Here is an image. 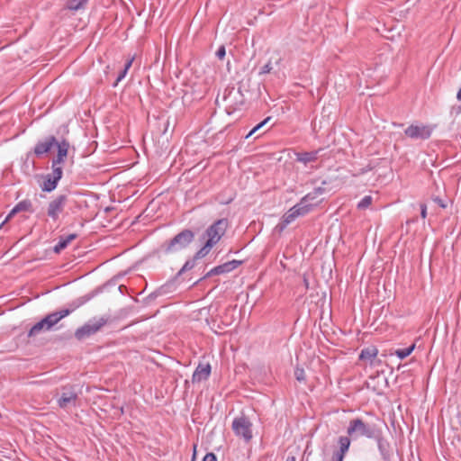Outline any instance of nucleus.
I'll use <instances>...</instances> for the list:
<instances>
[{"label":"nucleus","mask_w":461,"mask_h":461,"mask_svg":"<svg viewBox=\"0 0 461 461\" xmlns=\"http://www.w3.org/2000/svg\"><path fill=\"white\" fill-rule=\"evenodd\" d=\"M110 321L111 317L109 315L93 317L76 330L75 338L78 340H84L99 332Z\"/></svg>","instance_id":"obj_2"},{"label":"nucleus","mask_w":461,"mask_h":461,"mask_svg":"<svg viewBox=\"0 0 461 461\" xmlns=\"http://www.w3.org/2000/svg\"><path fill=\"white\" fill-rule=\"evenodd\" d=\"M350 438L347 436H340L339 438L338 443H339V449L334 451V453L345 456L347 452L349 449L350 447Z\"/></svg>","instance_id":"obj_20"},{"label":"nucleus","mask_w":461,"mask_h":461,"mask_svg":"<svg viewBox=\"0 0 461 461\" xmlns=\"http://www.w3.org/2000/svg\"><path fill=\"white\" fill-rule=\"evenodd\" d=\"M202 461H217V457L214 453L210 452L203 456Z\"/></svg>","instance_id":"obj_35"},{"label":"nucleus","mask_w":461,"mask_h":461,"mask_svg":"<svg viewBox=\"0 0 461 461\" xmlns=\"http://www.w3.org/2000/svg\"><path fill=\"white\" fill-rule=\"evenodd\" d=\"M212 247L211 243L205 241L204 245L194 254V258L198 260L204 258L208 255Z\"/></svg>","instance_id":"obj_25"},{"label":"nucleus","mask_w":461,"mask_h":461,"mask_svg":"<svg viewBox=\"0 0 461 461\" xmlns=\"http://www.w3.org/2000/svg\"><path fill=\"white\" fill-rule=\"evenodd\" d=\"M436 201L438 202V205L442 208H445L446 207V204L440 200V199H436Z\"/></svg>","instance_id":"obj_41"},{"label":"nucleus","mask_w":461,"mask_h":461,"mask_svg":"<svg viewBox=\"0 0 461 461\" xmlns=\"http://www.w3.org/2000/svg\"><path fill=\"white\" fill-rule=\"evenodd\" d=\"M378 350L375 347L366 348L362 349L359 358L363 360H372L377 356Z\"/></svg>","instance_id":"obj_23"},{"label":"nucleus","mask_w":461,"mask_h":461,"mask_svg":"<svg viewBox=\"0 0 461 461\" xmlns=\"http://www.w3.org/2000/svg\"><path fill=\"white\" fill-rule=\"evenodd\" d=\"M161 296L160 294H158V289H156L154 292L150 293L148 296H147V300L149 301H153L155 300L156 298Z\"/></svg>","instance_id":"obj_37"},{"label":"nucleus","mask_w":461,"mask_h":461,"mask_svg":"<svg viewBox=\"0 0 461 461\" xmlns=\"http://www.w3.org/2000/svg\"><path fill=\"white\" fill-rule=\"evenodd\" d=\"M211 374V366L210 364H202L200 363L195 368L192 381L193 383H199L203 380H206Z\"/></svg>","instance_id":"obj_17"},{"label":"nucleus","mask_w":461,"mask_h":461,"mask_svg":"<svg viewBox=\"0 0 461 461\" xmlns=\"http://www.w3.org/2000/svg\"><path fill=\"white\" fill-rule=\"evenodd\" d=\"M89 0H68L66 7L71 11L84 9Z\"/></svg>","instance_id":"obj_22"},{"label":"nucleus","mask_w":461,"mask_h":461,"mask_svg":"<svg viewBox=\"0 0 461 461\" xmlns=\"http://www.w3.org/2000/svg\"><path fill=\"white\" fill-rule=\"evenodd\" d=\"M92 298L91 295L86 294L84 296L78 297L69 303V308L60 310L59 312H54L51 313L47 314L43 319L47 322V326L50 327L51 330L59 321H61L63 318L68 316L71 312H73L75 310L79 308L80 306L84 305L86 303H87Z\"/></svg>","instance_id":"obj_3"},{"label":"nucleus","mask_w":461,"mask_h":461,"mask_svg":"<svg viewBox=\"0 0 461 461\" xmlns=\"http://www.w3.org/2000/svg\"><path fill=\"white\" fill-rule=\"evenodd\" d=\"M196 260L193 258L185 261L182 268L178 271L176 277L180 276L183 273L193 269L195 266Z\"/></svg>","instance_id":"obj_27"},{"label":"nucleus","mask_w":461,"mask_h":461,"mask_svg":"<svg viewBox=\"0 0 461 461\" xmlns=\"http://www.w3.org/2000/svg\"><path fill=\"white\" fill-rule=\"evenodd\" d=\"M319 150L310 151V152H298L295 154L296 160L303 163L304 165L314 162L318 158Z\"/></svg>","instance_id":"obj_18"},{"label":"nucleus","mask_w":461,"mask_h":461,"mask_svg":"<svg viewBox=\"0 0 461 461\" xmlns=\"http://www.w3.org/2000/svg\"><path fill=\"white\" fill-rule=\"evenodd\" d=\"M414 221H415V220L412 219V220L407 221V223H411V222H414Z\"/></svg>","instance_id":"obj_45"},{"label":"nucleus","mask_w":461,"mask_h":461,"mask_svg":"<svg viewBox=\"0 0 461 461\" xmlns=\"http://www.w3.org/2000/svg\"><path fill=\"white\" fill-rule=\"evenodd\" d=\"M311 194L305 195L298 203L293 206L283 217V222L280 226V229H285L288 224L293 222L297 217L303 216L307 214L311 210L312 205L308 203L310 199H312Z\"/></svg>","instance_id":"obj_5"},{"label":"nucleus","mask_w":461,"mask_h":461,"mask_svg":"<svg viewBox=\"0 0 461 461\" xmlns=\"http://www.w3.org/2000/svg\"><path fill=\"white\" fill-rule=\"evenodd\" d=\"M273 69L272 64L270 61H268L267 64H265L261 69L260 74H267L270 73V71Z\"/></svg>","instance_id":"obj_33"},{"label":"nucleus","mask_w":461,"mask_h":461,"mask_svg":"<svg viewBox=\"0 0 461 461\" xmlns=\"http://www.w3.org/2000/svg\"><path fill=\"white\" fill-rule=\"evenodd\" d=\"M294 375L296 380H298L299 382H303L305 380V372L303 368L297 367L294 371Z\"/></svg>","instance_id":"obj_32"},{"label":"nucleus","mask_w":461,"mask_h":461,"mask_svg":"<svg viewBox=\"0 0 461 461\" xmlns=\"http://www.w3.org/2000/svg\"><path fill=\"white\" fill-rule=\"evenodd\" d=\"M223 99L228 103L229 108H233V110L237 109L238 104H243V95L240 89L236 90L234 87L225 89ZM228 113H230L229 110Z\"/></svg>","instance_id":"obj_13"},{"label":"nucleus","mask_w":461,"mask_h":461,"mask_svg":"<svg viewBox=\"0 0 461 461\" xmlns=\"http://www.w3.org/2000/svg\"><path fill=\"white\" fill-rule=\"evenodd\" d=\"M345 456H340V455H338L336 453L333 452V455H332V461H343Z\"/></svg>","instance_id":"obj_40"},{"label":"nucleus","mask_w":461,"mask_h":461,"mask_svg":"<svg viewBox=\"0 0 461 461\" xmlns=\"http://www.w3.org/2000/svg\"><path fill=\"white\" fill-rule=\"evenodd\" d=\"M3 225H4V224H2V223H1V225H0V229L2 228V226H3Z\"/></svg>","instance_id":"obj_47"},{"label":"nucleus","mask_w":461,"mask_h":461,"mask_svg":"<svg viewBox=\"0 0 461 461\" xmlns=\"http://www.w3.org/2000/svg\"><path fill=\"white\" fill-rule=\"evenodd\" d=\"M380 429L375 424L366 423L358 418L351 420L347 429L348 435L352 438L366 437L373 438L376 437Z\"/></svg>","instance_id":"obj_4"},{"label":"nucleus","mask_w":461,"mask_h":461,"mask_svg":"<svg viewBox=\"0 0 461 461\" xmlns=\"http://www.w3.org/2000/svg\"><path fill=\"white\" fill-rule=\"evenodd\" d=\"M373 198L370 195H366L357 203L359 210L366 209L372 203Z\"/></svg>","instance_id":"obj_29"},{"label":"nucleus","mask_w":461,"mask_h":461,"mask_svg":"<svg viewBox=\"0 0 461 461\" xmlns=\"http://www.w3.org/2000/svg\"><path fill=\"white\" fill-rule=\"evenodd\" d=\"M228 226L229 221L226 218L214 221L206 229L203 234V237L207 238L206 242L211 243L212 246L216 245L225 234Z\"/></svg>","instance_id":"obj_6"},{"label":"nucleus","mask_w":461,"mask_h":461,"mask_svg":"<svg viewBox=\"0 0 461 461\" xmlns=\"http://www.w3.org/2000/svg\"><path fill=\"white\" fill-rule=\"evenodd\" d=\"M176 290V279H171L158 288V294L161 296L171 294Z\"/></svg>","instance_id":"obj_21"},{"label":"nucleus","mask_w":461,"mask_h":461,"mask_svg":"<svg viewBox=\"0 0 461 461\" xmlns=\"http://www.w3.org/2000/svg\"><path fill=\"white\" fill-rule=\"evenodd\" d=\"M241 261L240 260H236V259H233V260H230V261H228L224 264H221V265H219L213 268H212L206 275L203 278H207V277H210L212 276H216V275H221V274H225V273H229L232 270H234L235 268H237L240 265H241Z\"/></svg>","instance_id":"obj_15"},{"label":"nucleus","mask_w":461,"mask_h":461,"mask_svg":"<svg viewBox=\"0 0 461 461\" xmlns=\"http://www.w3.org/2000/svg\"><path fill=\"white\" fill-rule=\"evenodd\" d=\"M271 120V117H267L265 120H263L261 122L258 123L256 126H254L251 131L250 134L256 133L258 130H260L264 125H266L269 121Z\"/></svg>","instance_id":"obj_31"},{"label":"nucleus","mask_w":461,"mask_h":461,"mask_svg":"<svg viewBox=\"0 0 461 461\" xmlns=\"http://www.w3.org/2000/svg\"><path fill=\"white\" fill-rule=\"evenodd\" d=\"M195 234L189 229H184L169 240L165 241L158 249V254L167 256L185 249L194 240Z\"/></svg>","instance_id":"obj_1"},{"label":"nucleus","mask_w":461,"mask_h":461,"mask_svg":"<svg viewBox=\"0 0 461 461\" xmlns=\"http://www.w3.org/2000/svg\"><path fill=\"white\" fill-rule=\"evenodd\" d=\"M17 209L20 210V212H32V202L30 200H23L19 202L17 204Z\"/></svg>","instance_id":"obj_28"},{"label":"nucleus","mask_w":461,"mask_h":461,"mask_svg":"<svg viewBox=\"0 0 461 461\" xmlns=\"http://www.w3.org/2000/svg\"><path fill=\"white\" fill-rule=\"evenodd\" d=\"M17 212H20V210L17 209V206L15 205L12 210L11 212H9V214L6 216L5 220L2 222V224H5L7 221H9L14 214H16Z\"/></svg>","instance_id":"obj_34"},{"label":"nucleus","mask_w":461,"mask_h":461,"mask_svg":"<svg viewBox=\"0 0 461 461\" xmlns=\"http://www.w3.org/2000/svg\"><path fill=\"white\" fill-rule=\"evenodd\" d=\"M51 330L50 327L47 326V322L44 319L41 320L37 323H35L29 330L28 337L32 338L38 334H40L42 331H49Z\"/></svg>","instance_id":"obj_19"},{"label":"nucleus","mask_w":461,"mask_h":461,"mask_svg":"<svg viewBox=\"0 0 461 461\" xmlns=\"http://www.w3.org/2000/svg\"><path fill=\"white\" fill-rule=\"evenodd\" d=\"M377 443V447L383 461H391V452L389 442L382 437L381 430L376 434L375 438H373Z\"/></svg>","instance_id":"obj_16"},{"label":"nucleus","mask_w":461,"mask_h":461,"mask_svg":"<svg viewBox=\"0 0 461 461\" xmlns=\"http://www.w3.org/2000/svg\"><path fill=\"white\" fill-rule=\"evenodd\" d=\"M68 243L66 242V240L63 239V237H60L59 242L54 246L53 248V251L55 253H59L61 252L64 249H66L68 247Z\"/></svg>","instance_id":"obj_30"},{"label":"nucleus","mask_w":461,"mask_h":461,"mask_svg":"<svg viewBox=\"0 0 461 461\" xmlns=\"http://www.w3.org/2000/svg\"><path fill=\"white\" fill-rule=\"evenodd\" d=\"M456 98H457V100L461 101V88L457 92Z\"/></svg>","instance_id":"obj_42"},{"label":"nucleus","mask_w":461,"mask_h":461,"mask_svg":"<svg viewBox=\"0 0 461 461\" xmlns=\"http://www.w3.org/2000/svg\"><path fill=\"white\" fill-rule=\"evenodd\" d=\"M415 348V345L412 344L411 345L410 347L408 348H400V349H397L395 350L394 354L400 358V359H404L405 357H407L408 356H410L412 351L414 350Z\"/></svg>","instance_id":"obj_26"},{"label":"nucleus","mask_w":461,"mask_h":461,"mask_svg":"<svg viewBox=\"0 0 461 461\" xmlns=\"http://www.w3.org/2000/svg\"><path fill=\"white\" fill-rule=\"evenodd\" d=\"M77 238V234L72 233L68 235L67 237H63V239L66 240L68 244H69L72 240H74Z\"/></svg>","instance_id":"obj_39"},{"label":"nucleus","mask_w":461,"mask_h":461,"mask_svg":"<svg viewBox=\"0 0 461 461\" xmlns=\"http://www.w3.org/2000/svg\"><path fill=\"white\" fill-rule=\"evenodd\" d=\"M194 458H195V453H194V456H193V459H192V461H194Z\"/></svg>","instance_id":"obj_46"},{"label":"nucleus","mask_w":461,"mask_h":461,"mask_svg":"<svg viewBox=\"0 0 461 461\" xmlns=\"http://www.w3.org/2000/svg\"><path fill=\"white\" fill-rule=\"evenodd\" d=\"M56 147L57 155L51 160V168H62L61 165L64 164L68 157L70 144L66 139H62L60 141L57 142Z\"/></svg>","instance_id":"obj_11"},{"label":"nucleus","mask_w":461,"mask_h":461,"mask_svg":"<svg viewBox=\"0 0 461 461\" xmlns=\"http://www.w3.org/2000/svg\"><path fill=\"white\" fill-rule=\"evenodd\" d=\"M404 133L411 139L427 140L430 137L431 131L429 127L424 125L411 124L405 129Z\"/></svg>","instance_id":"obj_14"},{"label":"nucleus","mask_w":461,"mask_h":461,"mask_svg":"<svg viewBox=\"0 0 461 461\" xmlns=\"http://www.w3.org/2000/svg\"><path fill=\"white\" fill-rule=\"evenodd\" d=\"M58 140L54 136H48L43 140H40L33 148V154L41 158L43 155L49 153L51 149L56 146Z\"/></svg>","instance_id":"obj_12"},{"label":"nucleus","mask_w":461,"mask_h":461,"mask_svg":"<svg viewBox=\"0 0 461 461\" xmlns=\"http://www.w3.org/2000/svg\"><path fill=\"white\" fill-rule=\"evenodd\" d=\"M133 59H133V58H131V59H128V60L126 61V63L124 64V68H123V69L119 73V75H118V77H117V78H116V81H115V82H114V84H113V86H116L118 85V83H119L120 81H122V80L126 77V75H127V73H128V70L130 69V68H131V65H132Z\"/></svg>","instance_id":"obj_24"},{"label":"nucleus","mask_w":461,"mask_h":461,"mask_svg":"<svg viewBox=\"0 0 461 461\" xmlns=\"http://www.w3.org/2000/svg\"><path fill=\"white\" fill-rule=\"evenodd\" d=\"M78 401V393L74 386H64L60 396L58 399V405L63 410L76 407Z\"/></svg>","instance_id":"obj_8"},{"label":"nucleus","mask_w":461,"mask_h":461,"mask_svg":"<svg viewBox=\"0 0 461 461\" xmlns=\"http://www.w3.org/2000/svg\"><path fill=\"white\" fill-rule=\"evenodd\" d=\"M285 461H296L294 456H288Z\"/></svg>","instance_id":"obj_43"},{"label":"nucleus","mask_w":461,"mask_h":461,"mask_svg":"<svg viewBox=\"0 0 461 461\" xmlns=\"http://www.w3.org/2000/svg\"><path fill=\"white\" fill-rule=\"evenodd\" d=\"M67 202V194H59L49 203L47 214L53 221H57L59 220L60 213L64 211Z\"/></svg>","instance_id":"obj_9"},{"label":"nucleus","mask_w":461,"mask_h":461,"mask_svg":"<svg viewBox=\"0 0 461 461\" xmlns=\"http://www.w3.org/2000/svg\"><path fill=\"white\" fill-rule=\"evenodd\" d=\"M420 215L423 219L427 217V206L424 203L420 204Z\"/></svg>","instance_id":"obj_38"},{"label":"nucleus","mask_w":461,"mask_h":461,"mask_svg":"<svg viewBox=\"0 0 461 461\" xmlns=\"http://www.w3.org/2000/svg\"><path fill=\"white\" fill-rule=\"evenodd\" d=\"M252 426V422L248 417L240 415L233 420L231 428L236 436L249 442L253 438Z\"/></svg>","instance_id":"obj_7"},{"label":"nucleus","mask_w":461,"mask_h":461,"mask_svg":"<svg viewBox=\"0 0 461 461\" xmlns=\"http://www.w3.org/2000/svg\"><path fill=\"white\" fill-rule=\"evenodd\" d=\"M226 55V50H225V47L224 46H221L217 51H216V56L220 59H222Z\"/></svg>","instance_id":"obj_36"},{"label":"nucleus","mask_w":461,"mask_h":461,"mask_svg":"<svg viewBox=\"0 0 461 461\" xmlns=\"http://www.w3.org/2000/svg\"><path fill=\"white\" fill-rule=\"evenodd\" d=\"M253 134H250V131L245 136V139H249L250 136H252Z\"/></svg>","instance_id":"obj_44"},{"label":"nucleus","mask_w":461,"mask_h":461,"mask_svg":"<svg viewBox=\"0 0 461 461\" xmlns=\"http://www.w3.org/2000/svg\"><path fill=\"white\" fill-rule=\"evenodd\" d=\"M52 172L42 176V183L40 185L43 192L54 191L63 176V168H51Z\"/></svg>","instance_id":"obj_10"}]
</instances>
